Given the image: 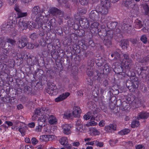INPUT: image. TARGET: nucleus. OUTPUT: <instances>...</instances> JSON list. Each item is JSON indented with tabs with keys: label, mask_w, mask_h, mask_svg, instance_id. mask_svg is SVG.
<instances>
[{
	"label": "nucleus",
	"mask_w": 149,
	"mask_h": 149,
	"mask_svg": "<svg viewBox=\"0 0 149 149\" xmlns=\"http://www.w3.org/2000/svg\"><path fill=\"white\" fill-rule=\"evenodd\" d=\"M100 24L97 22H94L91 24L89 30L92 36L98 34L99 37L104 41L105 45L108 47L111 45V40L113 38V31L111 30L107 31L105 24L101 26L100 29L99 31Z\"/></svg>",
	"instance_id": "1"
},
{
	"label": "nucleus",
	"mask_w": 149,
	"mask_h": 149,
	"mask_svg": "<svg viewBox=\"0 0 149 149\" xmlns=\"http://www.w3.org/2000/svg\"><path fill=\"white\" fill-rule=\"evenodd\" d=\"M132 59L126 61L123 60L121 65L124 67L127 76L130 77V80H127L126 86L131 92H134L138 87L139 82L136 76V73L132 70H130V68L132 65Z\"/></svg>",
	"instance_id": "2"
},
{
	"label": "nucleus",
	"mask_w": 149,
	"mask_h": 149,
	"mask_svg": "<svg viewBox=\"0 0 149 149\" xmlns=\"http://www.w3.org/2000/svg\"><path fill=\"white\" fill-rule=\"evenodd\" d=\"M49 112L50 110L48 107H43L41 108H38L35 110L34 115L41 116L40 119L38 120L39 125L36 127V131L38 132L41 131L43 124L45 125V123L48 118L46 114Z\"/></svg>",
	"instance_id": "3"
},
{
	"label": "nucleus",
	"mask_w": 149,
	"mask_h": 149,
	"mask_svg": "<svg viewBox=\"0 0 149 149\" xmlns=\"http://www.w3.org/2000/svg\"><path fill=\"white\" fill-rule=\"evenodd\" d=\"M31 17L35 21V23H38L41 25L40 22L43 21L42 19L45 16L43 15L44 10L40 9L38 6H34L31 10Z\"/></svg>",
	"instance_id": "4"
},
{
	"label": "nucleus",
	"mask_w": 149,
	"mask_h": 149,
	"mask_svg": "<svg viewBox=\"0 0 149 149\" xmlns=\"http://www.w3.org/2000/svg\"><path fill=\"white\" fill-rule=\"evenodd\" d=\"M40 23H41V25H39L38 23H35L34 22L29 21L27 22L26 26L27 27H29L30 28L33 27L38 29L39 30V34L40 36H44L45 33H46L47 36H48L49 34H51L50 33L51 32L45 27V24H43L42 22H40Z\"/></svg>",
	"instance_id": "5"
},
{
	"label": "nucleus",
	"mask_w": 149,
	"mask_h": 149,
	"mask_svg": "<svg viewBox=\"0 0 149 149\" xmlns=\"http://www.w3.org/2000/svg\"><path fill=\"white\" fill-rule=\"evenodd\" d=\"M14 9L17 12V16L14 14L10 15L8 21L6 23L4 26V27H5L7 29L12 28L15 26V24H17L19 23V22H17L19 19V6L17 4H15Z\"/></svg>",
	"instance_id": "6"
},
{
	"label": "nucleus",
	"mask_w": 149,
	"mask_h": 149,
	"mask_svg": "<svg viewBox=\"0 0 149 149\" xmlns=\"http://www.w3.org/2000/svg\"><path fill=\"white\" fill-rule=\"evenodd\" d=\"M101 6H97V8L100 14L102 15H107L110 7V3L108 0H101Z\"/></svg>",
	"instance_id": "7"
},
{
	"label": "nucleus",
	"mask_w": 149,
	"mask_h": 149,
	"mask_svg": "<svg viewBox=\"0 0 149 149\" xmlns=\"http://www.w3.org/2000/svg\"><path fill=\"white\" fill-rule=\"evenodd\" d=\"M21 58L22 60L24 59L26 60L27 64L29 67L39 64L38 59L37 57L31 55L30 54L26 53L23 55L21 54Z\"/></svg>",
	"instance_id": "8"
},
{
	"label": "nucleus",
	"mask_w": 149,
	"mask_h": 149,
	"mask_svg": "<svg viewBox=\"0 0 149 149\" xmlns=\"http://www.w3.org/2000/svg\"><path fill=\"white\" fill-rule=\"evenodd\" d=\"M44 71L41 69H38L34 72L33 77L35 81H32L31 85L32 87H36L39 83H42V79L44 76Z\"/></svg>",
	"instance_id": "9"
},
{
	"label": "nucleus",
	"mask_w": 149,
	"mask_h": 149,
	"mask_svg": "<svg viewBox=\"0 0 149 149\" xmlns=\"http://www.w3.org/2000/svg\"><path fill=\"white\" fill-rule=\"evenodd\" d=\"M48 18V15H45L44 18L42 19L43 21L42 22V23L43 24H45V26H45V27L47 28L48 29L52 34L53 32L52 30L53 27L55 28L56 26L57 21L54 18H52L49 21H48L49 19Z\"/></svg>",
	"instance_id": "10"
},
{
	"label": "nucleus",
	"mask_w": 149,
	"mask_h": 149,
	"mask_svg": "<svg viewBox=\"0 0 149 149\" xmlns=\"http://www.w3.org/2000/svg\"><path fill=\"white\" fill-rule=\"evenodd\" d=\"M124 6L128 9L133 10L135 13H137L139 10V7L134 0H124Z\"/></svg>",
	"instance_id": "11"
},
{
	"label": "nucleus",
	"mask_w": 149,
	"mask_h": 149,
	"mask_svg": "<svg viewBox=\"0 0 149 149\" xmlns=\"http://www.w3.org/2000/svg\"><path fill=\"white\" fill-rule=\"evenodd\" d=\"M135 71L139 77L143 78L146 77L148 74L147 67L146 66L141 67L136 66L135 68Z\"/></svg>",
	"instance_id": "12"
},
{
	"label": "nucleus",
	"mask_w": 149,
	"mask_h": 149,
	"mask_svg": "<svg viewBox=\"0 0 149 149\" xmlns=\"http://www.w3.org/2000/svg\"><path fill=\"white\" fill-rule=\"evenodd\" d=\"M114 64L115 67L113 70L116 74L121 75L124 77L127 76L125 69H124L123 66L120 63L116 62Z\"/></svg>",
	"instance_id": "13"
},
{
	"label": "nucleus",
	"mask_w": 149,
	"mask_h": 149,
	"mask_svg": "<svg viewBox=\"0 0 149 149\" xmlns=\"http://www.w3.org/2000/svg\"><path fill=\"white\" fill-rule=\"evenodd\" d=\"M48 11L50 14L54 16H58L61 17H63L64 15L63 11L55 7H51Z\"/></svg>",
	"instance_id": "14"
},
{
	"label": "nucleus",
	"mask_w": 149,
	"mask_h": 149,
	"mask_svg": "<svg viewBox=\"0 0 149 149\" xmlns=\"http://www.w3.org/2000/svg\"><path fill=\"white\" fill-rule=\"evenodd\" d=\"M58 90L56 85L54 83L49 84L46 90V92L52 96L56 95L58 93Z\"/></svg>",
	"instance_id": "15"
},
{
	"label": "nucleus",
	"mask_w": 149,
	"mask_h": 149,
	"mask_svg": "<svg viewBox=\"0 0 149 149\" xmlns=\"http://www.w3.org/2000/svg\"><path fill=\"white\" fill-rule=\"evenodd\" d=\"M47 48L48 51H47L43 52V55L44 54V53H46L47 55H49L51 54L52 56V55L53 54L56 55L58 54L56 52V47L53 46L51 43H48Z\"/></svg>",
	"instance_id": "16"
},
{
	"label": "nucleus",
	"mask_w": 149,
	"mask_h": 149,
	"mask_svg": "<svg viewBox=\"0 0 149 149\" xmlns=\"http://www.w3.org/2000/svg\"><path fill=\"white\" fill-rule=\"evenodd\" d=\"M79 23L80 26L85 29H88L90 26L88 19L84 17H82L79 19Z\"/></svg>",
	"instance_id": "17"
},
{
	"label": "nucleus",
	"mask_w": 149,
	"mask_h": 149,
	"mask_svg": "<svg viewBox=\"0 0 149 149\" xmlns=\"http://www.w3.org/2000/svg\"><path fill=\"white\" fill-rule=\"evenodd\" d=\"M106 23L107 27L110 30H107V31L111 30L113 31V29L116 28L117 26L120 25V23L116 22H108V21H104L102 23Z\"/></svg>",
	"instance_id": "18"
},
{
	"label": "nucleus",
	"mask_w": 149,
	"mask_h": 149,
	"mask_svg": "<svg viewBox=\"0 0 149 149\" xmlns=\"http://www.w3.org/2000/svg\"><path fill=\"white\" fill-rule=\"evenodd\" d=\"M86 46L84 45L83 41L81 40L79 41L78 45L76 44H74L72 46L73 49L75 51L79 49L86 50Z\"/></svg>",
	"instance_id": "19"
},
{
	"label": "nucleus",
	"mask_w": 149,
	"mask_h": 149,
	"mask_svg": "<svg viewBox=\"0 0 149 149\" xmlns=\"http://www.w3.org/2000/svg\"><path fill=\"white\" fill-rule=\"evenodd\" d=\"M119 25L117 26L116 27V31H115L116 32V33L118 35L119 34V35H120L121 37L122 36L120 33L121 31V30L125 31L127 29V28L129 26L128 24H126L125 23H123L121 24V26H119Z\"/></svg>",
	"instance_id": "20"
},
{
	"label": "nucleus",
	"mask_w": 149,
	"mask_h": 149,
	"mask_svg": "<svg viewBox=\"0 0 149 149\" xmlns=\"http://www.w3.org/2000/svg\"><path fill=\"white\" fill-rule=\"evenodd\" d=\"M99 13L96 10H92L90 14L89 17L93 21H97L100 18Z\"/></svg>",
	"instance_id": "21"
},
{
	"label": "nucleus",
	"mask_w": 149,
	"mask_h": 149,
	"mask_svg": "<svg viewBox=\"0 0 149 149\" xmlns=\"http://www.w3.org/2000/svg\"><path fill=\"white\" fill-rule=\"evenodd\" d=\"M81 112V110L79 106H75L73 107L72 113L74 117L79 118Z\"/></svg>",
	"instance_id": "22"
},
{
	"label": "nucleus",
	"mask_w": 149,
	"mask_h": 149,
	"mask_svg": "<svg viewBox=\"0 0 149 149\" xmlns=\"http://www.w3.org/2000/svg\"><path fill=\"white\" fill-rule=\"evenodd\" d=\"M70 95V93L68 92L63 93L57 97L56 98L55 101L56 102L62 101L67 98Z\"/></svg>",
	"instance_id": "23"
},
{
	"label": "nucleus",
	"mask_w": 149,
	"mask_h": 149,
	"mask_svg": "<svg viewBox=\"0 0 149 149\" xmlns=\"http://www.w3.org/2000/svg\"><path fill=\"white\" fill-rule=\"evenodd\" d=\"M28 39L27 37L24 36H22L19 40V48H23L27 45Z\"/></svg>",
	"instance_id": "24"
},
{
	"label": "nucleus",
	"mask_w": 149,
	"mask_h": 149,
	"mask_svg": "<svg viewBox=\"0 0 149 149\" xmlns=\"http://www.w3.org/2000/svg\"><path fill=\"white\" fill-rule=\"evenodd\" d=\"M120 108L123 111L126 112H129L131 108L130 105L129 103L126 102L124 101L121 104Z\"/></svg>",
	"instance_id": "25"
},
{
	"label": "nucleus",
	"mask_w": 149,
	"mask_h": 149,
	"mask_svg": "<svg viewBox=\"0 0 149 149\" xmlns=\"http://www.w3.org/2000/svg\"><path fill=\"white\" fill-rule=\"evenodd\" d=\"M61 144L63 145L67 148H70L71 145L68 144V139L66 137H63L61 138L59 140Z\"/></svg>",
	"instance_id": "26"
},
{
	"label": "nucleus",
	"mask_w": 149,
	"mask_h": 149,
	"mask_svg": "<svg viewBox=\"0 0 149 149\" xmlns=\"http://www.w3.org/2000/svg\"><path fill=\"white\" fill-rule=\"evenodd\" d=\"M62 127L63 130V132L64 134L66 135H68L71 134V127L70 125L65 124L62 125Z\"/></svg>",
	"instance_id": "27"
},
{
	"label": "nucleus",
	"mask_w": 149,
	"mask_h": 149,
	"mask_svg": "<svg viewBox=\"0 0 149 149\" xmlns=\"http://www.w3.org/2000/svg\"><path fill=\"white\" fill-rule=\"evenodd\" d=\"M116 125L113 124H110L104 127V130L108 132L111 133L116 130Z\"/></svg>",
	"instance_id": "28"
},
{
	"label": "nucleus",
	"mask_w": 149,
	"mask_h": 149,
	"mask_svg": "<svg viewBox=\"0 0 149 149\" xmlns=\"http://www.w3.org/2000/svg\"><path fill=\"white\" fill-rule=\"evenodd\" d=\"M109 100V107L111 109H113L115 107L116 103V98L115 96H113L110 97Z\"/></svg>",
	"instance_id": "29"
},
{
	"label": "nucleus",
	"mask_w": 149,
	"mask_h": 149,
	"mask_svg": "<svg viewBox=\"0 0 149 149\" xmlns=\"http://www.w3.org/2000/svg\"><path fill=\"white\" fill-rule=\"evenodd\" d=\"M134 27L137 29H140L143 26L142 30L143 31H145L144 30L146 31V28L143 26L144 24L142 23V22L138 19H136L134 22Z\"/></svg>",
	"instance_id": "30"
},
{
	"label": "nucleus",
	"mask_w": 149,
	"mask_h": 149,
	"mask_svg": "<svg viewBox=\"0 0 149 149\" xmlns=\"http://www.w3.org/2000/svg\"><path fill=\"white\" fill-rule=\"evenodd\" d=\"M3 42H8L10 43L11 44H13L15 43V41L12 39L6 37H1L0 38V46L1 45H3Z\"/></svg>",
	"instance_id": "31"
},
{
	"label": "nucleus",
	"mask_w": 149,
	"mask_h": 149,
	"mask_svg": "<svg viewBox=\"0 0 149 149\" xmlns=\"http://www.w3.org/2000/svg\"><path fill=\"white\" fill-rule=\"evenodd\" d=\"M52 57L55 60L56 64L58 68H61L62 67V65L60 62V60L58 58V54L56 55L53 54Z\"/></svg>",
	"instance_id": "32"
},
{
	"label": "nucleus",
	"mask_w": 149,
	"mask_h": 149,
	"mask_svg": "<svg viewBox=\"0 0 149 149\" xmlns=\"http://www.w3.org/2000/svg\"><path fill=\"white\" fill-rule=\"evenodd\" d=\"M120 45L123 49H127L129 45L128 40L127 39L122 40L120 41Z\"/></svg>",
	"instance_id": "33"
},
{
	"label": "nucleus",
	"mask_w": 149,
	"mask_h": 149,
	"mask_svg": "<svg viewBox=\"0 0 149 149\" xmlns=\"http://www.w3.org/2000/svg\"><path fill=\"white\" fill-rule=\"evenodd\" d=\"M48 122L51 125H56L58 123L56 117L53 115H50L49 116Z\"/></svg>",
	"instance_id": "34"
},
{
	"label": "nucleus",
	"mask_w": 149,
	"mask_h": 149,
	"mask_svg": "<svg viewBox=\"0 0 149 149\" xmlns=\"http://www.w3.org/2000/svg\"><path fill=\"white\" fill-rule=\"evenodd\" d=\"M51 135H45L40 136V140L41 142L48 141L52 140Z\"/></svg>",
	"instance_id": "35"
},
{
	"label": "nucleus",
	"mask_w": 149,
	"mask_h": 149,
	"mask_svg": "<svg viewBox=\"0 0 149 149\" xmlns=\"http://www.w3.org/2000/svg\"><path fill=\"white\" fill-rule=\"evenodd\" d=\"M88 43H86V42L84 40H81V41H83L84 44L85 46H86V49L88 47H93L95 46V43L91 38H90L88 40Z\"/></svg>",
	"instance_id": "36"
},
{
	"label": "nucleus",
	"mask_w": 149,
	"mask_h": 149,
	"mask_svg": "<svg viewBox=\"0 0 149 149\" xmlns=\"http://www.w3.org/2000/svg\"><path fill=\"white\" fill-rule=\"evenodd\" d=\"M75 33L76 36L79 37H83L85 35V31L83 29H77L75 31Z\"/></svg>",
	"instance_id": "37"
},
{
	"label": "nucleus",
	"mask_w": 149,
	"mask_h": 149,
	"mask_svg": "<svg viewBox=\"0 0 149 149\" xmlns=\"http://www.w3.org/2000/svg\"><path fill=\"white\" fill-rule=\"evenodd\" d=\"M91 90L93 95L95 97H97L99 94V90H97V89L96 88L95 86H93L91 88Z\"/></svg>",
	"instance_id": "38"
},
{
	"label": "nucleus",
	"mask_w": 149,
	"mask_h": 149,
	"mask_svg": "<svg viewBox=\"0 0 149 149\" xmlns=\"http://www.w3.org/2000/svg\"><path fill=\"white\" fill-rule=\"evenodd\" d=\"M149 116V114L148 113L146 112H142L139 114L137 118L139 119H147L148 117Z\"/></svg>",
	"instance_id": "39"
},
{
	"label": "nucleus",
	"mask_w": 149,
	"mask_h": 149,
	"mask_svg": "<svg viewBox=\"0 0 149 149\" xmlns=\"http://www.w3.org/2000/svg\"><path fill=\"white\" fill-rule=\"evenodd\" d=\"M72 116V115L71 111L67 110L65 111L63 114V118L65 119H68Z\"/></svg>",
	"instance_id": "40"
},
{
	"label": "nucleus",
	"mask_w": 149,
	"mask_h": 149,
	"mask_svg": "<svg viewBox=\"0 0 149 149\" xmlns=\"http://www.w3.org/2000/svg\"><path fill=\"white\" fill-rule=\"evenodd\" d=\"M32 89L31 88L28 86H24V93L28 95H31Z\"/></svg>",
	"instance_id": "41"
},
{
	"label": "nucleus",
	"mask_w": 149,
	"mask_h": 149,
	"mask_svg": "<svg viewBox=\"0 0 149 149\" xmlns=\"http://www.w3.org/2000/svg\"><path fill=\"white\" fill-rule=\"evenodd\" d=\"M120 50L119 49L117 50L116 51L113 52L114 54V60H117L119 59L120 58Z\"/></svg>",
	"instance_id": "42"
},
{
	"label": "nucleus",
	"mask_w": 149,
	"mask_h": 149,
	"mask_svg": "<svg viewBox=\"0 0 149 149\" xmlns=\"http://www.w3.org/2000/svg\"><path fill=\"white\" fill-rule=\"evenodd\" d=\"M103 72L105 74H107L109 72V66L108 63L105 64L102 68Z\"/></svg>",
	"instance_id": "43"
},
{
	"label": "nucleus",
	"mask_w": 149,
	"mask_h": 149,
	"mask_svg": "<svg viewBox=\"0 0 149 149\" xmlns=\"http://www.w3.org/2000/svg\"><path fill=\"white\" fill-rule=\"evenodd\" d=\"M130 132V130L128 129L125 128L120 130L119 132V134L121 135H123L127 134L129 133Z\"/></svg>",
	"instance_id": "44"
},
{
	"label": "nucleus",
	"mask_w": 149,
	"mask_h": 149,
	"mask_svg": "<svg viewBox=\"0 0 149 149\" xmlns=\"http://www.w3.org/2000/svg\"><path fill=\"white\" fill-rule=\"evenodd\" d=\"M55 31L56 33L60 36H62L63 35V31L61 26L57 27Z\"/></svg>",
	"instance_id": "45"
},
{
	"label": "nucleus",
	"mask_w": 149,
	"mask_h": 149,
	"mask_svg": "<svg viewBox=\"0 0 149 149\" xmlns=\"http://www.w3.org/2000/svg\"><path fill=\"white\" fill-rule=\"evenodd\" d=\"M47 41H48L47 38L42 37L39 43L42 46H45L47 44Z\"/></svg>",
	"instance_id": "46"
},
{
	"label": "nucleus",
	"mask_w": 149,
	"mask_h": 149,
	"mask_svg": "<svg viewBox=\"0 0 149 149\" xmlns=\"http://www.w3.org/2000/svg\"><path fill=\"white\" fill-rule=\"evenodd\" d=\"M140 125L139 121L136 120H134L132 121L131 125V127L133 128H135L138 127Z\"/></svg>",
	"instance_id": "47"
},
{
	"label": "nucleus",
	"mask_w": 149,
	"mask_h": 149,
	"mask_svg": "<svg viewBox=\"0 0 149 149\" xmlns=\"http://www.w3.org/2000/svg\"><path fill=\"white\" fill-rule=\"evenodd\" d=\"M86 72L88 76L91 77L93 76V68H88Z\"/></svg>",
	"instance_id": "48"
},
{
	"label": "nucleus",
	"mask_w": 149,
	"mask_h": 149,
	"mask_svg": "<svg viewBox=\"0 0 149 149\" xmlns=\"http://www.w3.org/2000/svg\"><path fill=\"white\" fill-rule=\"evenodd\" d=\"M94 102L91 101H89L87 103V107L90 109L91 110H93V107H94Z\"/></svg>",
	"instance_id": "49"
},
{
	"label": "nucleus",
	"mask_w": 149,
	"mask_h": 149,
	"mask_svg": "<svg viewBox=\"0 0 149 149\" xmlns=\"http://www.w3.org/2000/svg\"><path fill=\"white\" fill-rule=\"evenodd\" d=\"M147 40V38L145 35H142L140 38V40L144 44L147 43L148 41Z\"/></svg>",
	"instance_id": "50"
},
{
	"label": "nucleus",
	"mask_w": 149,
	"mask_h": 149,
	"mask_svg": "<svg viewBox=\"0 0 149 149\" xmlns=\"http://www.w3.org/2000/svg\"><path fill=\"white\" fill-rule=\"evenodd\" d=\"M98 74H97L93 77L94 80L97 81V82H100L102 80V78Z\"/></svg>",
	"instance_id": "51"
},
{
	"label": "nucleus",
	"mask_w": 149,
	"mask_h": 149,
	"mask_svg": "<svg viewBox=\"0 0 149 149\" xmlns=\"http://www.w3.org/2000/svg\"><path fill=\"white\" fill-rule=\"evenodd\" d=\"M91 116V112H88L84 116V119L86 120H88L90 118Z\"/></svg>",
	"instance_id": "52"
},
{
	"label": "nucleus",
	"mask_w": 149,
	"mask_h": 149,
	"mask_svg": "<svg viewBox=\"0 0 149 149\" xmlns=\"http://www.w3.org/2000/svg\"><path fill=\"white\" fill-rule=\"evenodd\" d=\"M143 8L145 10V14L148 15L149 12V7L147 4H145L143 6Z\"/></svg>",
	"instance_id": "53"
},
{
	"label": "nucleus",
	"mask_w": 149,
	"mask_h": 149,
	"mask_svg": "<svg viewBox=\"0 0 149 149\" xmlns=\"http://www.w3.org/2000/svg\"><path fill=\"white\" fill-rule=\"evenodd\" d=\"M113 87H112L111 89H110V90L108 93V95L110 96V97H112L113 95V93L115 92V91H117V93H118V89H116L115 90H114L113 89Z\"/></svg>",
	"instance_id": "54"
},
{
	"label": "nucleus",
	"mask_w": 149,
	"mask_h": 149,
	"mask_svg": "<svg viewBox=\"0 0 149 149\" xmlns=\"http://www.w3.org/2000/svg\"><path fill=\"white\" fill-rule=\"evenodd\" d=\"M1 99L3 101L6 103H9L11 100L10 97L7 96H4Z\"/></svg>",
	"instance_id": "55"
},
{
	"label": "nucleus",
	"mask_w": 149,
	"mask_h": 149,
	"mask_svg": "<svg viewBox=\"0 0 149 149\" xmlns=\"http://www.w3.org/2000/svg\"><path fill=\"white\" fill-rule=\"evenodd\" d=\"M27 12H23L21 10L19 9V18L23 17H26L27 16Z\"/></svg>",
	"instance_id": "56"
},
{
	"label": "nucleus",
	"mask_w": 149,
	"mask_h": 149,
	"mask_svg": "<svg viewBox=\"0 0 149 149\" xmlns=\"http://www.w3.org/2000/svg\"><path fill=\"white\" fill-rule=\"evenodd\" d=\"M91 130L93 134L95 135H98L100 134V132L95 128H93Z\"/></svg>",
	"instance_id": "57"
},
{
	"label": "nucleus",
	"mask_w": 149,
	"mask_h": 149,
	"mask_svg": "<svg viewBox=\"0 0 149 149\" xmlns=\"http://www.w3.org/2000/svg\"><path fill=\"white\" fill-rule=\"evenodd\" d=\"M78 11L79 14L81 15L85 14L86 12V10L84 8H79Z\"/></svg>",
	"instance_id": "58"
},
{
	"label": "nucleus",
	"mask_w": 149,
	"mask_h": 149,
	"mask_svg": "<svg viewBox=\"0 0 149 149\" xmlns=\"http://www.w3.org/2000/svg\"><path fill=\"white\" fill-rule=\"evenodd\" d=\"M95 141H96V142H95V144H96V146H97L100 147H102L103 146L104 143L102 142H99L98 141H97V140H95Z\"/></svg>",
	"instance_id": "59"
},
{
	"label": "nucleus",
	"mask_w": 149,
	"mask_h": 149,
	"mask_svg": "<svg viewBox=\"0 0 149 149\" xmlns=\"http://www.w3.org/2000/svg\"><path fill=\"white\" fill-rule=\"evenodd\" d=\"M80 3L82 5H86L88 3V0H79Z\"/></svg>",
	"instance_id": "60"
},
{
	"label": "nucleus",
	"mask_w": 149,
	"mask_h": 149,
	"mask_svg": "<svg viewBox=\"0 0 149 149\" xmlns=\"http://www.w3.org/2000/svg\"><path fill=\"white\" fill-rule=\"evenodd\" d=\"M83 125L76 127V130L77 131L81 132L83 130Z\"/></svg>",
	"instance_id": "61"
},
{
	"label": "nucleus",
	"mask_w": 149,
	"mask_h": 149,
	"mask_svg": "<svg viewBox=\"0 0 149 149\" xmlns=\"http://www.w3.org/2000/svg\"><path fill=\"white\" fill-rule=\"evenodd\" d=\"M31 141L32 144L34 145L36 144L38 142L36 138L35 137H33L32 138Z\"/></svg>",
	"instance_id": "62"
},
{
	"label": "nucleus",
	"mask_w": 149,
	"mask_h": 149,
	"mask_svg": "<svg viewBox=\"0 0 149 149\" xmlns=\"http://www.w3.org/2000/svg\"><path fill=\"white\" fill-rule=\"evenodd\" d=\"M108 85V81L107 79L104 80L102 83V85L104 87H106V88H107V87Z\"/></svg>",
	"instance_id": "63"
},
{
	"label": "nucleus",
	"mask_w": 149,
	"mask_h": 149,
	"mask_svg": "<svg viewBox=\"0 0 149 149\" xmlns=\"http://www.w3.org/2000/svg\"><path fill=\"white\" fill-rule=\"evenodd\" d=\"M37 37L36 34L35 33H33L31 34L30 36V38L31 39L34 40Z\"/></svg>",
	"instance_id": "64"
}]
</instances>
